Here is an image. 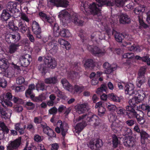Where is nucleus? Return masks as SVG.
<instances>
[{"label": "nucleus", "instance_id": "12", "mask_svg": "<svg viewBox=\"0 0 150 150\" xmlns=\"http://www.w3.org/2000/svg\"><path fill=\"white\" fill-rule=\"evenodd\" d=\"M58 17L64 25H66L69 22V20L70 19L69 15L65 10H63L60 12L58 15Z\"/></svg>", "mask_w": 150, "mask_h": 150}, {"label": "nucleus", "instance_id": "43", "mask_svg": "<svg viewBox=\"0 0 150 150\" xmlns=\"http://www.w3.org/2000/svg\"><path fill=\"white\" fill-rule=\"evenodd\" d=\"M59 27L57 23H55L53 28V31L54 35L56 37H58L59 35Z\"/></svg>", "mask_w": 150, "mask_h": 150}, {"label": "nucleus", "instance_id": "21", "mask_svg": "<svg viewBox=\"0 0 150 150\" xmlns=\"http://www.w3.org/2000/svg\"><path fill=\"white\" fill-rule=\"evenodd\" d=\"M28 58H30V56L28 54H26L25 56H21L20 58V63L23 66L27 67L30 64V62Z\"/></svg>", "mask_w": 150, "mask_h": 150}, {"label": "nucleus", "instance_id": "48", "mask_svg": "<svg viewBox=\"0 0 150 150\" xmlns=\"http://www.w3.org/2000/svg\"><path fill=\"white\" fill-rule=\"evenodd\" d=\"M107 87L105 85H102L100 88H99L96 91V93L98 94H100V93L103 91H106Z\"/></svg>", "mask_w": 150, "mask_h": 150}, {"label": "nucleus", "instance_id": "35", "mask_svg": "<svg viewBox=\"0 0 150 150\" xmlns=\"http://www.w3.org/2000/svg\"><path fill=\"white\" fill-rule=\"evenodd\" d=\"M10 14L6 10H4L1 15V18L3 21H6L10 17Z\"/></svg>", "mask_w": 150, "mask_h": 150}, {"label": "nucleus", "instance_id": "8", "mask_svg": "<svg viewBox=\"0 0 150 150\" xmlns=\"http://www.w3.org/2000/svg\"><path fill=\"white\" fill-rule=\"evenodd\" d=\"M146 69L144 67H141L138 73V76L136 82V85L138 87L144 84L146 81L144 76L146 72Z\"/></svg>", "mask_w": 150, "mask_h": 150}, {"label": "nucleus", "instance_id": "58", "mask_svg": "<svg viewBox=\"0 0 150 150\" xmlns=\"http://www.w3.org/2000/svg\"><path fill=\"white\" fill-rule=\"evenodd\" d=\"M95 142V139H92L87 144L88 147L91 149H93L94 147V143Z\"/></svg>", "mask_w": 150, "mask_h": 150}, {"label": "nucleus", "instance_id": "62", "mask_svg": "<svg viewBox=\"0 0 150 150\" xmlns=\"http://www.w3.org/2000/svg\"><path fill=\"white\" fill-rule=\"evenodd\" d=\"M42 120V119L40 116L35 117L34 119V122L36 124L40 123Z\"/></svg>", "mask_w": 150, "mask_h": 150}, {"label": "nucleus", "instance_id": "36", "mask_svg": "<svg viewBox=\"0 0 150 150\" xmlns=\"http://www.w3.org/2000/svg\"><path fill=\"white\" fill-rule=\"evenodd\" d=\"M36 87L37 91H44L46 89V86L45 83L41 81H38L36 85Z\"/></svg>", "mask_w": 150, "mask_h": 150}, {"label": "nucleus", "instance_id": "32", "mask_svg": "<svg viewBox=\"0 0 150 150\" xmlns=\"http://www.w3.org/2000/svg\"><path fill=\"white\" fill-rule=\"evenodd\" d=\"M85 87L81 85H75L74 88L73 87V91L72 92L74 93L75 92L80 93L85 89Z\"/></svg>", "mask_w": 150, "mask_h": 150}, {"label": "nucleus", "instance_id": "50", "mask_svg": "<svg viewBox=\"0 0 150 150\" xmlns=\"http://www.w3.org/2000/svg\"><path fill=\"white\" fill-rule=\"evenodd\" d=\"M93 61L91 59H88L85 61L84 64V67L86 68L91 66L93 64Z\"/></svg>", "mask_w": 150, "mask_h": 150}, {"label": "nucleus", "instance_id": "44", "mask_svg": "<svg viewBox=\"0 0 150 150\" xmlns=\"http://www.w3.org/2000/svg\"><path fill=\"white\" fill-rule=\"evenodd\" d=\"M60 35L62 36V37H69L70 36L71 34L69 31L67 30H66L64 29H63L61 31Z\"/></svg>", "mask_w": 150, "mask_h": 150}, {"label": "nucleus", "instance_id": "29", "mask_svg": "<svg viewBox=\"0 0 150 150\" xmlns=\"http://www.w3.org/2000/svg\"><path fill=\"white\" fill-rule=\"evenodd\" d=\"M71 19L72 22L76 25H83L84 23L83 21L79 19L78 16L76 13L74 14Z\"/></svg>", "mask_w": 150, "mask_h": 150}, {"label": "nucleus", "instance_id": "31", "mask_svg": "<svg viewBox=\"0 0 150 150\" xmlns=\"http://www.w3.org/2000/svg\"><path fill=\"white\" fill-rule=\"evenodd\" d=\"M120 22L122 24L129 23L130 22V19L128 16L125 14H121L120 18Z\"/></svg>", "mask_w": 150, "mask_h": 150}, {"label": "nucleus", "instance_id": "22", "mask_svg": "<svg viewBox=\"0 0 150 150\" xmlns=\"http://www.w3.org/2000/svg\"><path fill=\"white\" fill-rule=\"evenodd\" d=\"M61 82L62 84L63 87L70 92H73V87L65 79H62Z\"/></svg>", "mask_w": 150, "mask_h": 150}, {"label": "nucleus", "instance_id": "28", "mask_svg": "<svg viewBox=\"0 0 150 150\" xmlns=\"http://www.w3.org/2000/svg\"><path fill=\"white\" fill-rule=\"evenodd\" d=\"M93 53L98 56H101L103 55L105 53V51L104 50H100L97 47H94L92 50H91Z\"/></svg>", "mask_w": 150, "mask_h": 150}, {"label": "nucleus", "instance_id": "25", "mask_svg": "<svg viewBox=\"0 0 150 150\" xmlns=\"http://www.w3.org/2000/svg\"><path fill=\"white\" fill-rule=\"evenodd\" d=\"M103 66L105 69V72L107 74L110 73L113 71L115 69V67L111 66V65L108 62H106L104 63Z\"/></svg>", "mask_w": 150, "mask_h": 150}, {"label": "nucleus", "instance_id": "13", "mask_svg": "<svg viewBox=\"0 0 150 150\" xmlns=\"http://www.w3.org/2000/svg\"><path fill=\"white\" fill-rule=\"evenodd\" d=\"M41 125L43 128L44 132L49 137H54L56 136L55 134L54 133L53 130L48 127L46 124L44 122H42Z\"/></svg>", "mask_w": 150, "mask_h": 150}, {"label": "nucleus", "instance_id": "10", "mask_svg": "<svg viewBox=\"0 0 150 150\" xmlns=\"http://www.w3.org/2000/svg\"><path fill=\"white\" fill-rule=\"evenodd\" d=\"M68 128L67 124L65 122L62 123V122L59 120L57 124V127L55 131L58 133H59L62 131V134L63 137H64L67 133Z\"/></svg>", "mask_w": 150, "mask_h": 150}, {"label": "nucleus", "instance_id": "56", "mask_svg": "<svg viewBox=\"0 0 150 150\" xmlns=\"http://www.w3.org/2000/svg\"><path fill=\"white\" fill-rule=\"evenodd\" d=\"M11 38L13 39L15 42H17L20 39V35L18 33H16L15 35H11Z\"/></svg>", "mask_w": 150, "mask_h": 150}, {"label": "nucleus", "instance_id": "49", "mask_svg": "<svg viewBox=\"0 0 150 150\" xmlns=\"http://www.w3.org/2000/svg\"><path fill=\"white\" fill-rule=\"evenodd\" d=\"M0 127L1 128L2 131H4L6 133H8L9 132V129L5 125L4 123L2 122H0Z\"/></svg>", "mask_w": 150, "mask_h": 150}, {"label": "nucleus", "instance_id": "1", "mask_svg": "<svg viewBox=\"0 0 150 150\" xmlns=\"http://www.w3.org/2000/svg\"><path fill=\"white\" fill-rule=\"evenodd\" d=\"M98 2V4L97 6L95 3H93L90 4L88 8H87V4H82L81 5H83V8H84L85 11L87 13H91L94 15H98V16L100 15V10L99 7H101L104 5L108 6H113L114 4L117 6H124L125 1L120 0H114V2L112 3L109 1L105 0H96Z\"/></svg>", "mask_w": 150, "mask_h": 150}, {"label": "nucleus", "instance_id": "6", "mask_svg": "<svg viewBox=\"0 0 150 150\" xmlns=\"http://www.w3.org/2000/svg\"><path fill=\"white\" fill-rule=\"evenodd\" d=\"M145 6L144 5H140L136 8L134 10V12L136 14H139L138 16L139 22L140 25L144 28H147V25L146 24L143 20L141 13H144L145 10Z\"/></svg>", "mask_w": 150, "mask_h": 150}, {"label": "nucleus", "instance_id": "23", "mask_svg": "<svg viewBox=\"0 0 150 150\" xmlns=\"http://www.w3.org/2000/svg\"><path fill=\"white\" fill-rule=\"evenodd\" d=\"M14 129L18 131L20 134H23L24 133V130L26 128V125H24L21 123H18L15 124Z\"/></svg>", "mask_w": 150, "mask_h": 150}, {"label": "nucleus", "instance_id": "2", "mask_svg": "<svg viewBox=\"0 0 150 150\" xmlns=\"http://www.w3.org/2000/svg\"><path fill=\"white\" fill-rule=\"evenodd\" d=\"M78 122L75 127L74 133L79 134L86 125L88 122H91L90 124H93L95 126L98 125L100 123L99 119L98 116L95 115H93L91 113L87 115H83L82 117H79L74 120V122L76 123Z\"/></svg>", "mask_w": 150, "mask_h": 150}, {"label": "nucleus", "instance_id": "60", "mask_svg": "<svg viewBox=\"0 0 150 150\" xmlns=\"http://www.w3.org/2000/svg\"><path fill=\"white\" fill-rule=\"evenodd\" d=\"M24 79L22 76L18 77L16 80V83L17 84H21L25 82Z\"/></svg>", "mask_w": 150, "mask_h": 150}, {"label": "nucleus", "instance_id": "4", "mask_svg": "<svg viewBox=\"0 0 150 150\" xmlns=\"http://www.w3.org/2000/svg\"><path fill=\"white\" fill-rule=\"evenodd\" d=\"M133 97L129 101V104L131 106L135 107L137 104L142 102L146 96V93L141 90H138L134 92Z\"/></svg>", "mask_w": 150, "mask_h": 150}, {"label": "nucleus", "instance_id": "30", "mask_svg": "<svg viewBox=\"0 0 150 150\" xmlns=\"http://www.w3.org/2000/svg\"><path fill=\"white\" fill-rule=\"evenodd\" d=\"M45 82L47 84H55L57 83L58 81L56 77H52L45 79Z\"/></svg>", "mask_w": 150, "mask_h": 150}, {"label": "nucleus", "instance_id": "20", "mask_svg": "<svg viewBox=\"0 0 150 150\" xmlns=\"http://www.w3.org/2000/svg\"><path fill=\"white\" fill-rule=\"evenodd\" d=\"M21 140V138L19 137L13 142H10L7 146V150H12L17 148L20 145Z\"/></svg>", "mask_w": 150, "mask_h": 150}, {"label": "nucleus", "instance_id": "15", "mask_svg": "<svg viewBox=\"0 0 150 150\" xmlns=\"http://www.w3.org/2000/svg\"><path fill=\"white\" fill-rule=\"evenodd\" d=\"M17 6V4L16 2H10L8 4L7 8L11 13H14V15H18L17 16H19L20 13L18 11V10L16 8Z\"/></svg>", "mask_w": 150, "mask_h": 150}, {"label": "nucleus", "instance_id": "17", "mask_svg": "<svg viewBox=\"0 0 150 150\" xmlns=\"http://www.w3.org/2000/svg\"><path fill=\"white\" fill-rule=\"evenodd\" d=\"M76 112L79 114H81L88 109V106L87 103L79 104L75 106Z\"/></svg>", "mask_w": 150, "mask_h": 150}, {"label": "nucleus", "instance_id": "39", "mask_svg": "<svg viewBox=\"0 0 150 150\" xmlns=\"http://www.w3.org/2000/svg\"><path fill=\"white\" fill-rule=\"evenodd\" d=\"M18 26V29H19L20 31L22 33H25L28 29L27 26L25 25H23L21 21L19 22Z\"/></svg>", "mask_w": 150, "mask_h": 150}, {"label": "nucleus", "instance_id": "52", "mask_svg": "<svg viewBox=\"0 0 150 150\" xmlns=\"http://www.w3.org/2000/svg\"><path fill=\"white\" fill-rule=\"evenodd\" d=\"M124 58H128L129 59H132L134 57V53L129 52L125 53L122 55Z\"/></svg>", "mask_w": 150, "mask_h": 150}, {"label": "nucleus", "instance_id": "41", "mask_svg": "<svg viewBox=\"0 0 150 150\" xmlns=\"http://www.w3.org/2000/svg\"><path fill=\"white\" fill-rule=\"evenodd\" d=\"M11 88L15 90L17 92L24 91L25 89V87L23 86H13L11 87Z\"/></svg>", "mask_w": 150, "mask_h": 150}, {"label": "nucleus", "instance_id": "40", "mask_svg": "<svg viewBox=\"0 0 150 150\" xmlns=\"http://www.w3.org/2000/svg\"><path fill=\"white\" fill-rule=\"evenodd\" d=\"M35 89V85L34 84L30 85L28 89L25 91V96L28 98L29 96L32 93L33 90Z\"/></svg>", "mask_w": 150, "mask_h": 150}, {"label": "nucleus", "instance_id": "54", "mask_svg": "<svg viewBox=\"0 0 150 150\" xmlns=\"http://www.w3.org/2000/svg\"><path fill=\"white\" fill-rule=\"evenodd\" d=\"M13 101L14 103L23 104V101L22 99L16 97H14L13 99Z\"/></svg>", "mask_w": 150, "mask_h": 150}, {"label": "nucleus", "instance_id": "18", "mask_svg": "<svg viewBox=\"0 0 150 150\" xmlns=\"http://www.w3.org/2000/svg\"><path fill=\"white\" fill-rule=\"evenodd\" d=\"M46 48L52 54H55L57 49V42L53 41L50 42L47 45Z\"/></svg>", "mask_w": 150, "mask_h": 150}, {"label": "nucleus", "instance_id": "24", "mask_svg": "<svg viewBox=\"0 0 150 150\" xmlns=\"http://www.w3.org/2000/svg\"><path fill=\"white\" fill-rule=\"evenodd\" d=\"M11 113L12 111L11 110L5 111L3 109L0 108V114L2 118L5 119L10 118Z\"/></svg>", "mask_w": 150, "mask_h": 150}, {"label": "nucleus", "instance_id": "3", "mask_svg": "<svg viewBox=\"0 0 150 150\" xmlns=\"http://www.w3.org/2000/svg\"><path fill=\"white\" fill-rule=\"evenodd\" d=\"M44 61L45 64L40 65L38 67V69L41 72L44 74L46 73L47 68L54 69L57 65V62L55 59L51 57L47 56L44 57Z\"/></svg>", "mask_w": 150, "mask_h": 150}, {"label": "nucleus", "instance_id": "64", "mask_svg": "<svg viewBox=\"0 0 150 150\" xmlns=\"http://www.w3.org/2000/svg\"><path fill=\"white\" fill-rule=\"evenodd\" d=\"M57 111V109L55 107H53L50 109L49 110V112L51 114H55Z\"/></svg>", "mask_w": 150, "mask_h": 150}, {"label": "nucleus", "instance_id": "63", "mask_svg": "<svg viewBox=\"0 0 150 150\" xmlns=\"http://www.w3.org/2000/svg\"><path fill=\"white\" fill-rule=\"evenodd\" d=\"M116 112L117 114L120 115H125V110L124 109L121 108L117 110Z\"/></svg>", "mask_w": 150, "mask_h": 150}, {"label": "nucleus", "instance_id": "47", "mask_svg": "<svg viewBox=\"0 0 150 150\" xmlns=\"http://www.w3.org/2000/svg\"><path fill=\"white\" fill-rule=\"evenodd\" d=\"M116 40L118 42H121L122 40L123 35L121 33L116 32L115 35Z\"/></svg>", "mask_w": 150, "mask_h": 150}, {"label": "nucleus", "instance_id": "16", "mask_svg": "<svg viewBox=\"0 0 150 150\" xmlns=\"http://www.w3.org/2000/svg\"><path fill=\"white\" fill-rule=\"evenodd\" d=\"M32 30L33 33L36 35V37L38 38H41L40 34L41 30L39 26V24L35 21H33L32 25Z\"/></svg>", "mask_w": 150, "mask_h": 150}, {"label": "nucleus", "instance_id": "19", "mask_svg": "<svg viewBox=\"0 0 150 150\" xmlns=\"http://www.w3.org/2000/svg\"><path fill=\"white\" fill-rule=\"evenodd\" d=\"M134 86L131 83H129L127 84L125 86V93L126 94L130 96L134 95V92L137 91H134Z\"/></svg>", "mask_w": 150, "mask_h": 150}, {"label": "nucleus", "instance_id": "14", "mask_svg": "<svg viewBox=\"0 0 150 150\" xmlns=\"http://www.w3.org/2000/svg\"><path fill=\"white\" fill-rule=\"evenodd\" d=\"M51 3L57 7H66L68 5V2L65 0H50L48 2V4Z\"/></svg>", "mask_w": 150, "mask_h": 150}, {"label": "nucleus", "instance_id": "42", "mask_svg": "<svg viewBox=\"0 0 150 150\" xmlns=\"http://www.w3.org/2000/svg\"><path fill=\"white\" fill-rule=\"evenodd\" d=\"M105 105L106 108L110 111H114L117 109V107L115 105L111 104L109 103H106Z\"/></svg>", "mask_w": 150, "mask_h": 150}, {"label": "nucleus", "instance_id": "26", "mask_svg": "<svg viewBox=\"0 0 150 150\" xmlns=\"http://www.w3.org/2000/svg\"><path fill=\"white\" fill-rule=\"evenodd\" d=\"M9 66L8 61L5 58H2L0 59V67L2 69H6Z\"/></svg>", "mask_w": 150, "mask_h": 150}, {"label": "nucleus", "instance_id": "34", "mask_svg": "<svg viewBox=\"0 0 150 150\" xmlns=\"http://www.w3.org/2000/svg\"><path fill=\"white\" fill-rule=\"evenodd\" d=\"M58 42L61 45H64L67 50L69 49L71 47L70 44L68 41H66L62 39H59Z\"/></svg>", "mask_w": 150, "mask_h": 150}, {"label": "nucleus", "instance_id": "59", "mask_svg": "<svg viewBox=\"0 0 150 150\" xmlns=\"http://www.w3.org/2000/svg\"><path fill=\"white\" fill-rule=\"evenodd\" d=\"M43 139V137H41L39 135H35L34 137V140L36 142H40L42 141Z\"/></svg>", "mask_w": 150, "mask_h": 150}, {"label": "nucleus", "instance_id": "11", "mask_svg": "<svg viewBox=\"0 0 150 150\" xmlns=\"http://www.w3.org/2000/svg\"><path fill=\"white\" fill-rule=\"evenodd\" d=\"M108 119L109 121L112 122V128L113 132L115 133L118 132H120L122 129V125L120 124V125H115V124L114 122L117 119L116 116L112 114H110L108 116Z\"/></svg>", "mask_w": 150, "mask_h": 150}, {"label": "nucleus", "instance_id": "33", "mask_svg": "<svg viewBox=\"0 0 150 150\" xmlns=\"http://www.w3.org/2000/svg\"><path fill=\"white\" fill-rule=\"evenodd\" d=\"M141 137V143L142 144L145 143L146 140L149 137V134L145 132L142 131L140 132Z\"/></svg>", "mask_w": 150, "mask_h": 150}, {"label": "nucleus", "instance_id": "57", "mask_svg": "<svg viewBox=\"0 0 150 150\" xmlns=\"http://www.w3.org/2000/svg\"><path fill=\"white\" fill-rule=\"evenodd\" d=\"M7 85V82L5 79H0V87L3 88H5Z\"/></svg>", "mask_w": 150, "mask_h": 150}, {"label": "nucleus", "instance_id": "45", "mask_svg": "<svg viewBox=\"0 0 150 150\" xmlns=\"http://www.w3.org/2000/svg\"><path fill=\"white\" fill-rule=\"evenodd\" d=\"M25 105L27 109L28 110H33L35 107V104L30 101L26 102Z\"/></svg>", "mask_w": 150, "mask_h": 150}, {"label": "nucleus", "instance_id": "55", "mask_svg": "<svg viewBox=\"0 0 150 150\" xmlns=\"http://www.w3.org/2000/svg\"><path fill=\"white\" fill-rule=\"evenodd\" d=\"M113 144L114 147H116L118 144V140L117 137L115 135H113Z\"/></svg>", "mask_w": 150, "mask_h": 150}, {"label": "nucleus", "instance_id": "27", "mask_svg": "<svg viewBox=\"0 0 150 150\" xmlns=\"http://www.w3.org/2000/svg\"><path fill=\"white\" fill-rule=\"evenodd\" d=\"M137 109L140 111V114L143 115L144 114L143 112L141 110L143 111H147L148 112L149 110H150V106L148 104H143L142 105H139V106L137 107Z\"/></svg>", "mask_w": 150, "mask_h": 150}, {"label": "nucleus", "instance_id": "37", "mask_svg": "<svg viewBox=\"0 0 150 150\" xmlns=\"http://www.w3.org/2000/svg\"><path fill=\"white\" fill-rule=\"evenodd\" d=\"M109 97L112 101L114 102L119 103L120 101V98L113 93L109 94Z\"/></svg>", "mask_w": 150, "mask_h": 150}, {"label": "nucleus", "instance_id": "53", "mask_svg": "<svg viewBox=\"0 0 150 150\" xmlns=\"http://www.w3.org/2000/svg\"><path fill=\"white\" fill-rule=\"evenodd\" d=\"M95 146L98 148H100L103 146V142L100 139H95Z\"/></svg>", "mask_w": 150, "mask_h": 150}, {"label": "nucleus", "instance_id": "38", "mask_svg": "<svg viewBox=\"0 0 150 150\" xmlns=\"http://www.w3.org/2000/svg\"><path fill=\"white\" fill-rule=\"evenodd\" d=\"M19 46L18 44H11L9 48L10 53L12 54L15 52L18 49Z\"/></svg>", "mask_w": 150, "mask_h": 150}, {"label": "nucleus", "instance_id": "9", "mask_svg": "<svg viewBox=\"0 0 150 150\" xmlns=\"http://www.w3.org/2000/svg\"><path fill=\"white\" fill-rule=\"evenodd\" d=\"M134 107L131 106V105H127L126 107V108L127 110L130 112L129 114L133 115L130 117V118L135 117L139 123L140 124L142 125L145 122V120L143 118L142 116H141L139 115L137 113V112L135 111L134 109Z\"/></svg>", "mask_w": 150, "mask_h": 150}, {"label": "nucleus", "instance_id": "5", "mask_svg": "<svg viewBox=\"0 0 150 150\" xmlns=\"http://www.w3.org/2000/svg\"><path fill=\"white\" fill-rule=\"evenodd\" d=\"M132 132L131 129L127 128L125 132L126 137L124 138V145L126 146L132 147L135 144L134 138L131 136Z\"/></svg>", "mask_w": 150, "mask_h": 150}, {"label": "nucleus", "instance_id": "7", "mask_svg": "<svg viewBox=\"0 0 150 150\" xmlns=\"http://www.w3.org/2000/svg\"><path fill=\"white\" fill-rule=\"evenodd\" d=\"M12 97L11 94L10 93H7L6 94H3L0 97V103L4 107H11L13 103L10 100L12 99Z\"/></svg>", "mask_w": 150, "mask_h": 150}, {"label": "nucleus", "instance_id": "61", "mask_svg": "<svg viewBox=\"0 0 150 150\" xmlns=\"http://www.w3.org/2000/svg\"><path fill=\"white\" fill-rule=\"evenodd\" d=\"M21 18L23 20L27 22H28L29 21V19L28 17L25 13H23L21 14Z\"/></svg>", "mask_w": 150, "mask_h": 150}, {"label": "nucleus", "instance_id": "46", "mask_svg": "<svg viewBox=\"0 0 150 150\" xmlns=\"http://www.w3.org/2000/svg\"><path fill=\"white\" fill-rule=\"evenodd\" d=\"M8 25L9 28L13 30H18V27L15 26L14 25L13 20H11L9 22Z\"/></svg>", "mask_w": 150, "mask_h": 150}, {"label": "nucleus", "instance_id": "51", "mask_svg": "<svg viewBox=\"0 0 150 150\" xmlns=\"http://www.w3.org/2000/svg\"><path fill=\"white\" fill-rule=\"evenodd\" d=\"M98 110V115L100 116H103L105 113L106 109L105 108L103 107H100Z\"/></svg>", "mask_w": 150, "mask_h": 150}]
</instances>
